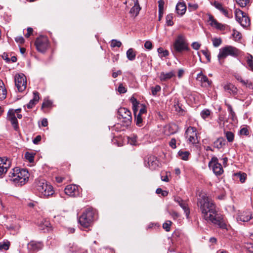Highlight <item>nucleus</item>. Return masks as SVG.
Masks as SVG:
<instances>
[{
    "instance_id": "1",
    "label": "nucleus",
    "mask_w": 253,
    "mask_h": 253,
    "mask_svg": "<svg viewBox=\"0 0 253 253\" xmlns=\"http://www.w3.org/2000/svg\"><path fill=\"white\" fill-rule=\"evenodd\" d=\"M200 197L197 205L200 209L204 219L218 226L220 228L227 229L225 220L222 215L217 213L215 206L212 200L205 194Z\"/></svg>"
},
{
    "instance_id": "2",
    "label": "nucleus",
    "mask_w": 253,
    "mask_h": 253,
    "mask_svg": "<svg viewBox=\"0 0 253 253\" xmlns=\"http://www.w3.org/2000/svg\"><path fill=\"white\" fill-rule=\"evenodd\" d=\"M11 180L18 185H22L28 181L29 177V173L26 169H20L15 168L13 169L12 172L9 175Z\"/></svg>"
},
{
    "instance_id": "3",
    "label": "nucleus",
    "mask_w": 253,
    "mask_h": 253,
    "mask_svg": "<svg viewBox=\"0 0 253 253\" xmlns=\"http://www.w3.org/2000/svg\"><path fill=\"white\" fill-rule=\"evenodd\" d=\"M171 50L174 54L190 50L186 38L183 34L177 35L173 43Z\"/></svg>"
},
{
    "instance_id": "4",
    "label": "nucleus",
    "mask_w": 253,
    "mask_h": 253,
    "mask_svg": "<svg viewBox=\"0 0 253 253\" xmlns=\"http://www.w3.org/2000/svg\"><path fill=\"white\" fill-rule=\"evenodd\" d=\"M36 188L41 194V197H47L53 193L52 186L43 179H38L35 181Z\"/></svg>"
},
{
    "instance_id": "5",
    "label": "nucleus",
    "mask_w": 253,
    "mask_h": 253,
    "mask_svg": "<svg viewBox=\"0 0 253 253\" xmlns=\"http://www.w3.org/2000/svg\"><path fill=\"white\" fill-rule=\"evenodd\" d=\"M94 212L92 208L86 209L79 218L81 225L85 228L89 227L93 222Z\"/></svg>"
},
{
    "instance_id": "6",
    "label": "nucleus",
    "mask_w": 253,
    "mask_h": 253,
    "mask_svg": "<svg viewBox=\"0 0 253 253\" xmlns=\"http://www.w3.org/2000/svg\"><path fill=\"white\" fill-rule=\"evenodd\" d=\"M239 54V51L237 48L232 46L227 45L220 49L217 57L220 62L221 60L224 59L227 56L237 57Z\"/></svg>"
},
{
    "instance_id": "7",
    "label": "nucleus",
    "mask_w": 253,
    "mask_h": 253,
    "mask_svg": "<svg viewBox=\"0 0 253 253\" xmlns=\"http://www.w3.org/2000/svg\"><path fill=\"white\" fill-rule=\"evenodd\" d=\"M118 118L128 126L130 125L132 120L131 114L129 110L126 108H120L118 111Z\"/></svg>"
},
{
    "instance_id": "8",
    "label": "nucleus",
    "mask_w": 253,
    "mask_h": 253,
    "mask_svg": "<svg viewBox=\"0 0 253 253\" xmlns=\"http://www.w3.org/2000/svg\"><path fill=\"white\" fill-rule=\"evenodd\" d=\"M35 45L37 50L43 53L49 46V42L46 37L41 36L37 38L35 42Z\"/></svg>"
},
{
    "instance_id": "9",
    "label": "nucleus",
    "mask_w": 253,
    "mask_h": 253,
    "mask_svg": "<svg viewBox=\"0 0 253 253\" xmlns=\"http://www.w3.org/2000/svg\"><path fill=\"white\" fill-rule=\"evenodd\" d=\"M235 16L237 21L244 28H247L251 24L250 19L246 13L241 10H236Z\"/></svg>"
},
{
    "instance_id": "10",
    "label": "nucleus",
    "mask_w": 253,
    "mask_h": 253,
    "mask_svg": "<svg viewBox=\"0 0 253 253\" xmlns=\"http://www.w3.org/2000/svg\"><path fill=\"white\" fill-rule=\"evenodd\" d=\"M15 84L19 92H22L26 89L27 80L23 74H16L15 76Z\"/></svg>"
},
{
    "instance_id": "11",
    "label": "nucleus",
    "mask_w": 253,
    "mask_h": 253,
    "mask_svg": "<svg viewBox=\"0 0 253 253\" xmlns=\"http://www.w3.org/2000/svg\"><path fill=\"white\" fill-rule=\"evenodd\" d=\"M209 167L211 168L213 172L216 175H220L223 172V169L221 165L218 163L217 157H212L209 163Z\"/></svg>"
},
{
    "instance_id": "12",
    "label": "nucleus",
    "mask_w": 253,
    "mask_h": 253,
    "mask_svg": "<svg viewBox=\"0 0 253 253\" xmlns=\"http://www.w3.org/2000/svg\"><path fill=\"white\" fill-rule=\"evenodd\" d=\"M185 135L190 143L192 144L198 143V140L195 127L192 126L188 127L186 130Z\"/></svg>"
},
{
    "instance_id": "13",
    "label": "nucleus",
    "mask_w": 253,
    "mask_h": 253,
    "mask_svg": "<svg viewBox=\"0 0 253 253\" xmlns=\"http://www.w3.org/2000/svg\"><path fill=\"white\" fill-rule=\"evenodd\" d=\"M208 22L209 25L212 27L216 29V30L223 31L225 30L228 26L226 24H222L218 22L212 15H209V19Z\"/></svg>"
},
{
    "instance_id": "14",
    "label": "nucleus",
    "mask_w": 253,
    "mask_h": 253,
    "mask_svg": "<svg viewBox=\"0 0 253 253\" xmlns=\"http://www.w3.org/2000/svg\"><path fill=\"white\" fill-rule=\"evenodd\" d=\"M43 245L42 242L31 241L27 245V248L30 253L37 252L42 249Z\"/></svg>"
},
{
    "instance_id": "15",
    "label": "nucleus",
    "mask_w": 253,
    "mask_h": 253,
    "mask_svg": "<svg viewBox=\"0 0 253 253\" xmlns=\"http://www.w3.org/2000/svg\"><path fill=\"white\" fill-rule=\"evenodd\" d=\"M64 191L66 195L71 197H76L79 195L78 186L76 185H68L66 187Z\"/></svg>"
},
{
    "instance_id": "16",
    "label": "nucleus",
    "mask_w": 253,
    "mask_h": 253,
    "mask_svg": "<svg viewBox=\"0 0 253 253\" xmlns=\"http://www.w3.org/2000/svg\"><path fill=\"white\" fill-rule=\"evenodd\" d=\"M11 166V161L7 158L0 157V176L5 173Z\"/></svg>"
},
{
    "instance_id": "17",
    "label": "nucleus",
    "mask_w": 253,
    "mask_h": 253,
    "mask_svg": "<svg viewBox=\"0 0 253 253\" xmlns=\"http://www.w3.org/2000/svg\"><path fill=\"white\" fill-rule=\"evenodd\" d=\"M7 119L11 122L14 130L17 131L19 129L18 121L15 117V114L13 113L12 110H8L7 112Z\"/></svg>"
},
{
    "instance_id": "18",
    "label": "nucleus",
    "mask_w": 253,
    "mask_h": 253,
    "mask_svg": "<svg viewBox=\"0 0 253 253\" xmlns=\"http://www.w3.org/2000/svg\"><path fill=\"white\" fill-rule=\"evenodd\" d=\"M197 80L201 82L202 86L204 87H209L211 84V82L209 80L206 76L203 75L202 72L197 75Z\"/></svg>"
},
{
    "instance_id": "19",
    "label": "nucleus",
    "mask_w": 253,
    "mask_h": 253,
    "mask_svg": "<svg viewBox=\"0 0 253 253\" xmlns=\"http://www.w3.org/2000/svg\"><path fill=\"white\" fill-rule=\"evenodd\" d=\"M252 217V214L251 212L248 211H243L239 214L237 217V221L243 222H247L249 221Z\"/></svg>"
},
{
    "instance_id": "20",
    "label": "nucleus",
    "mask_w": 253,
    "mask_h": 253,
    "mask_svg": "<svg viewBox=\"0 0 253 253\" xmlns=\"http://www.w3.org/2000/svg\"><path fill=\"white\" fill-rule=\"evenodd\" d=\"M234 77L238 81L240 82L243 85H245L246 87L250 89H253V84L251 81L248 80H244L242 77L239 74L235 75Z\"/></svg>"
},
{
    "instance_id": "21",
    "label": "nucleus",
    "mask_w": 253,
    "mask_h": 253,
    "mask_svg": "<svg viewBox=\"0 0 253 253\" xmlns=\"http://www.w3.org/2000/svg\"><path fill=\"white\" fill-rule=\"evenodd\" d=\"M174 201L182 208L187 217H188L190 213V211L187 204L179 197L175 198Z\"/></svg>"
},
{
    "instance_id": "22",
    "label": "nucleus",
    "mask_w": 253,
    "mask_h": 253,
    "mask_svg": "<svg viewBox=\"0 0 253 253\" xmlns=\"http://www.w3.org/2000/svg\"><path fill=\"white\" fill-rule=\"evenodd\" d=\"M175 76V72L171 71L169 73L162 72L160 74L159 78L161 81H166Z\"/></svg>"
},
{
    "instance_id": "23",
    "label": "nucleus",
    "mask_w": 253,
    "mask_h": 253,
    "mask_svg": "<svg viewBox=\"0 0 253 253\" xmlns=\"http://www.w3.org/2000/svg\"><path fill=\"white\" fill-rule=\"evenodd\" d=\"M33 94V99L31 100L29 103L27 104L28 109H32L38 103L40 99L39 93L38 92H34Z\"/></svg>"
},
{
    "instance_id": "24",
    "label": "nucleus",
    "mask_w": 253,
    "mask_h": 253,
    "mask_svg": "<svg viewBox=\"0 0 253 253\" xmlns=\"http://www.w3.org/2000/svg\"><path fill=\"white\" fill-rule=\"evenodd\" d=\"M146 167H148L151 169L155 168L156 166L157 165V161L156 157L151 156L148 158V162L146 164L145 163Z\"/></svg>"
},
{
    "instance_id": "25",
    "label": "nucleus",
    "mask_w": 253,
    "mask_h": 253,
    "mask_svg": "<svg viewBox=\"0 0 253 253\" xmlns=\"http://www.w3.org/2000/svg\"><path fill=\"white\" fill-rule=\"evenodd\" d=\"M186 10V6L183 2H178L176 6V11L178 14L182 15Z\"/></svg>"
},
{
    "instance_id": "26",
    "label": "nucleus",
    "mask_w": 253,
    "mask_h": 253,
    "mask_svg": "<svg viewBox=\"0 0 253 253\" xmlns=\"http://www.w3.org/2000/svg\"><path fill=\"white\" fill-rule=\"evenodd\" d=\"M39 228L40 230H44V232L50 230L51 226L49 220L46 219H43L40 223Z\"/></svg>"
},
{
    "instance_id": "27",
    "label": "nucleus",
    "mask_w": 253,
    "mask_h": 253,
    "mask_svg": "<svg viewBox=\"0 0 253 253\" xmlns=\"http://www.w3.org/2000/svg\"><path fill=\"white\" fill-rule=\"evenodd\" d=\"M7 91L3 81L0 79V100L4 99L6 97Z\"/></svg>"
},
{
    "instance_id": "28",
    "label": "nucleus",
    "mask_w": 253,
    "mask_h": 253,
    "mask_svg": "<svg viewBox=\"0 0 253 253\" xmlns=\"http://www.w3.org/2000/svg\"><path fill=\"white\" fill-rule=\"evenodd\" d=\"M225 105L227 107V110L229 114V117L230 118V119L232 120L233 122H235L237 121V117L231 105L227 103H226Z\"/></svg>"
},
{
    "instance_id": "29",
    "label": "nucleus",
    "mask_w": 253,
    "mask_h": 253,
    "mask_svg": "<svg viewBox=\"0 0 253 253\" xmlns=\"http://www.w3.org/2000/svg\"><path fill=\"white\" fill-rule=\"evenodd\" d=\"M224 89L225 91L230 93L235 94L237 92V88L234 85L232 84H227L224 85Z\"/></svg>"
},
{
    "instance_id": "30",
    "label": "nucleus",
    "mask_w": 253,
    "mask_h": 253,
    "mask_svg": "<svg viewBox=\"0 0 253 253\" xmlns=\"http://www.w3.org/2000/svg\"><path fill=\"white\" fill-rule=\"evenodd\" d=\"M141 8L138 4L137 1H136L134 6L131 8L130 10L129 13L132 14V15L134 17H136L140 10Z\"/></svg>"
},
{
    "instance_id": "31",
    "label": "nucleus",
    "mask_w": 253,
    "mask_h": 253,
    "mask_svg": "<svg viewBox=\"0 0 253 253\" xmlns=\"http://www.w3.org/2000/svg\"><path fill=\"white\" fill-rule=\"evenodd\" d=\"M225 144V140L223 137L217 138L213 142V146L218 149L221 148Z\"/></svg>"
},
{
    "instance_id": "32",
    "label": "nucleus",
    "mask_w": 253,
    "mask_h": 253,
    "mask_svg": "<svg viewBox=\"0 0 253 253\" xmlns=\"http://www.w3.org/2000/svg\"><path fill=\"white\" fill-rule=\"evenodd\" d=\"M126 57L128 60L133 61L136 57V51L132 48H129L126 51Z\"/></svg>"
},
{
    "instance_id": "33",
    "label": "nucleus",
    "mask_w": 253,
    "mask_h": 253,
    "mask_svg": "<svg viewBox=\"0 0 253 253\" xmlns=\"http://www.w3.org/2000/svg\"><path fill=\"white\" fill-rule=\"evenodd\" d=\"M137 109L135 110V109L133 110L134 115L135 116V120L136 122V124L137 126H140L141 124L142 123V115L139 114H137Z\"/></svg>"
},
{
    "instance_id": "34",
    "label": "nucleus",
    "mask_w": 253,
    "mask_h": 253,
    "mask_svg": "<svg viewBox=\"0 0 253 253\" xmlns=\"http://www.w3.org/2000/svg\"><path fill=\"white\" fill-rule=\"evenodd\" d=\"M10 243L9 241H3L0 242V251H6L8 250Z\"/></svg>"
},
{
    "instance_id": "35",
    "label": "nucleus",
    "mask_w": 253,
    "mask_h": 253,
    "mask_svg": "<svg viewBox=\"0 0 253 253\" xmlns=\"http://www.w3.org/2000/svg\"><path fill=\"white\" fill-rule=\"evenodd\" d=\"M220 11L228 18L232 17V13L231 10L227 9V8L223 7Z\"/></svg>"
},
{
    "instance_id": "36",
    "label": "nucleus",
    "mask_w": 253,
    "mask_h": 253,
    "mask_svg": "<svg viewBox=\"0 0 253 253\" xmlns=\"http://www.w3.org/2000/svg\"><path fill=\"white\" fill-rule=\"evenodd\" d=\"M178 155L181 159L186 161L188 159V157L190 155V153L188 151H179L178 152Z\"/></svg>"
},
{
    "instance_id": "37",
    "label": "nucleus",
    "mask_w": 253,
    "mask_h": 253,
    "mask_svg": "<svg viewBox=\"0 0 253 253\" xmlns=\"http://www.w3.org/2000/svg\"><path fill=\"white\" fill-rule=\"evenodd\" d=\"M249 127L247 126L242 127L239 131L240 135L245 136L249 135L250 134V131L248 129Z\"/></svg>"
},
{
    "instance_id": "38",
    "label": "nucleus",
    "mask_w": 253,
    "mask_h": 253,
    "mask_svg": "<svg viewBox=\"0 0 253 253\" xmlns=\"http://www.w3.org/2000/svg\"><path fill=\"white\" fill-rule=\"evenodd\" d=\"M201 116L204 120L208 118L211 115V111L209 109H204L201 112Z\"/></svg>"
},
{
    "instance_id": "39",
    "label": "nucleus",
    "mask_w": 253,
    "mask_h": 253,
    "mask_svg": "<svg viewBox=\"0 0 253 253\" xmlns=\"http://www.w3.org/2000/svg\"><path fill=\"white\" fill-rule=\"evenodd\" d=\"M247 62L250 69L253 71V56L252 55L250 54L248 56Z\"/></svg>"
},
{
    "instance_id": "40",
    "label": "nucleus",
    "mask_w": 253,
    "mask_h": 253,
    "mask_svg": "<svg viewBox=\"0 0 253 253\" xmlns=\"http://www.w3.org/2000/svg\"><path fill=\"white\" fill-rule=\"evenodd\" d=\"M173 18L172 14H169L166 16V23L168 26H171L173 25Z\"/></svg>"
},
{
    "instance_id": "41",
    "label": "nucleus",
    "mask_w": 253,
    "mask_h": 253,
    "mask_svg": "<svg viewBox=\"0 0 253 253\" xmlns=\"http://www.w3.org/2000/svg\"><path fill=\"white\" fill-rule=\"evenodd\" d=\"M225 133L228 141L229 142H233L234 138V135L233 133L231 131H226Z\"/></svg>"
},
{
    "instance_id": "42",
    "label": "nucleus",
    "mask_w": 253,
    "mask_h": 253,
    "mask_svg": "<svg viewBox=\"0 0 253 253\" xmlns=\"http://www.w3.org/2000/svg\"><path fill=\"white\" fill-rule=\"evenodd\" d=\"M212 42L213 45L214 47H218L221 44L222 40L220 38H214L212 39Z\"/></svg>"
},
{
    "instance_id": "43",
    "label": "nucleus",
    "mask_w": 253,
    "mask_h": 253,
    "mask_svg": "<svg viewBox=\"0 0 253 253\" xmlns=\"http://www.w3.org/2000/svg\"><path fill=\"white\" fill-rule=\"evenodd\" d=\"M236 2L241 7H244L250 2V0H235Z\"/></svg>"
},
{
    "instance_id": "44",
    "label": "nucleus",
    "mask_w": 253,
    "mask_h": 253,
    "mask_svg": "<svg viewBox=\"0 0 253 253\" xmlns=\"http://www.w3.org/2000/svg\"><path fill=\"white\" fill-rule=\"evenodd\" d=\"M235 175L239 178L242 183L244 182L246 179L247 175L245 173H237L235 174Z\"/></svg>"
},
{
    "instance_id": "45",
    "label": "nucleus",
    "mask_w": 253,
    "mask_h": 253,
    "mask_svg": "<svg viewBox=\"0 0 253 253\" xmlns=\"http://www.w3.org/2000/svg\"><path fill=\"white\" fill-rule=\"evenodd\" d=\"M25 157L30 163L34 161V155L32 153H30L28 152H26Z\"/></svg>"
},
{
    "instance_id": "46",
    "label": "nucleus",
    "mask_w": 253,
    "mask_h": 253,
    "mask_svg": "<svg viewBox=\"0 0 253 253\" xmlns=\"http://www.w3.org/2000/svg\"><path fill=\"white\" fill-rule=\"evenodd\" d=\"M128 142L132 145H137L138 144L137 142V136L133 135L131 137H128Z\"/></svg>"
},
{
    "instance_id": "47",
    "label": "nucleus",
    "mask_w": 253,
    "mask_h": 253,
    "mask_svg": "<svg viewBox=\"0 0 253 253\" xmlns=\"http://www.w3.org/2000/svg\"><path fill=\"white\" fill-rule=\"evenodd\" d=\"M172 222L169 221L168 220L166 222H165L163 225V228L167 232L170 231V226L171 225Z\"/></svg>"
},
{
    "instance_id": "48",
    "label": "nucleus",
    "mask_w": 253,
    "mask_h": 253,
    "mask_svg": "<svg viewBox=\"0 0 253 253\" xmlns=\"http://www.w3.org/2000/svg\"><path fill=\"white\" fill-rule=\"evenodd\" d=\"M174 107L175 108V111L177 112H178L181 114H182L183 113L184 110L179 105V104L178 102H177L176 103H175V104H174Z\"/></svg>"
},
{
    "instance_id": "49",
    "label": "nucleus",
    "mask_w": 253,
    "mask_h": 253,
    "mask_svg": "<svg viewBox=\"0 0 253 253\" xmlns=\"http://www.w3.org/2000/svg\"><path fill=\"white\" fill-rule=\"evenodd\" d=\"M158 52L159 54L162 53L163 54L162 55V57H166V56H168L169 54V51L167 50H164L162 47H159L158 49Z\"/></svg>"
},
{
    "instance_id": "50",
    "label": "nucleus",
    "mask_w": 253,
    "mask_h": 253,
    "mask_svg": "<svg viewBox=\"0 0 253 253\" xmlns=\"http://www.w3.org/2000/svg\"><path fill=\"white\" fill-rule=\"evenodd\" d=\"M161 90V86L159 85H156L154 87H151L152 93L153 95H156L157 93Z\"/></svg>"
},
{
    "instance_id": "51",
    "label": "nucleus",
    "mask_w": 253,
    "mask_h": 253,
    "mask_svg": "<svg viewBox=\"0 0 253 253\" xmlns=\"http://www.w3.org/2000/svg\"><path fill=\"white\" fill-rule=\"evenodd\" d=\"M122 45V43L120 41L116 40H113L111 41V46L113 47H120Z\"/></svg>"
},
{
    "instance_id": "52",
    "label": "nucleus",
    "mask_w": 253,
    "mask_h": 253,
    "mask_svg": "<svg viewBox=\"0 0 253 253\" xmlns=\"http://www.w3.org/2000/svg\"><path fill=\"white\" fill-rule=\"evenodd\" d=\"M118 92L120 93H125L126 92V88L122 84H120L118 89Z\"/></svg>"
},
{
    "instance_id": "53",
    "label": "nucleus",
    "mask_w": 253,
    "mask_h": 253,
    "mask_svg": "<svg viewBox=\"0 0 253 253\" xmlns=\"http://www.w3.org/2000/svg\"><path fill=\"white\" fill-rule=\"evenodd\" d=\"M130 100L132 103L133 110H134V109H135V110L137 109V106L139 104V103L137 101L136 99L134 97H131Z\"/></svg>"
},
{
    "instance_id": "54",
    "label": "nucleus",
    "mask_w": 253,
    "mask_h": 253,
    "mask_svg": "<svg viewBox=\"0 0 253 253\" xmlns=\"http://www.w3.org/2000/svg\"><path fill=\"white\" fill-rule=\"evenodd\" d=\"M232 36L236 40H240L241 38V34L236 30H233Z\"/></svg>"
},
{
    "instance_id": "55",
    "label": "nucleus",
    "mask_w": 253,
    "mask_h": 253,
    "mask_svg": "<svg viewBox=\"0 0 253 253\" xmlns=\"http://www.w3.org/2000/svg\"><path fill=\"white\" fill-rule=\"evenodd\" d=\"M156 192L158 194H161L164 197L167 196L168 195V192L163 190L161 188L157 189Z\"/></svg>"
},
{
    "instance_id": "56",
    "label": "nucleus",
    "mask_w": 253,
    "mask_h": 253,
    "mask_svg": "<svg viewBox=\"0 0 253 253\" xmlns=\"http://www.w3.org/2000/svg\"><path fill=\"white\" fill-rule=\"evenodd\" d=\"M188 5V8L191 11H192V10H195L198 7V5L196 3H189Z\"/></svg>"
},
{
    "instance_id": "57",
    "label": "nucleus",
    "mask_w": 253,
    "mask_h": 253,
    "mask_svg": "<svg viewBox=\"0 0 253 253\" xmlns=\"http://www.w3.org/2000/svg\"><path fill=\"white\" fill-rule=\"evenodd\" d=\"M52 102L49 100H46L43 102L42 105V108H49L51 106Z\"/></svg>"
},
{
    "instance_id": "58",
    "label": "nucleus",
    "mask_w": 253,
    "mask_h": 253,
    "mask_svg": "<svg viewBox=\"0 0 253 253\" xmlns=\"http://www.w3.org/2000/svg\"><path fill=\"white\" fill-rule=\"evenodd\" d=\"M201 52L205 56V57L207 59V60L209 61H210V54L209 51L207 49L202 50Z\"/></svg>"
},
{
    "instance_id": "59",
    "label": "nucleus",
    "mask_w": 253,
    "mask_h": 253,
    "mask_svg": "<svg viewBox=\"0 0 253 253\" xmlns=\"http://www.w3.org/2000/svg\"><path fill=\"white\" fill-rule=\"evenodd\" d=\"M158 4L159 10L164 11V6L165 4L164 0H159L158 1Z\"/></svg>"
},
{
    "instance_id": "60",
    "label": "nucleus",
    "mask_w": 253,
    "mask_h": 253,
    "mask_svg": "<svg viewBox=\"0 0 253 253\" xmlns=\"http://www.w3.org/2000/svg\"><path fill=\"white\" fill-rule=\"evenodd\" d=\"M15 41L19 43L22 44L24 42L25 40L22 36L17 37L15 38Z\"/></svg>"
},
{
    "instance_id": "61",
    "label": "nucleus",
    "mask_w": 253,
    "mask_h": 253,
    "mask_svg": "<svg viewBox=\"0 0 253 253\" xmlns=\"http://www.w3.org/2000/svg\"><path fill=\"white\" fill-rule=\"evenodd\" d=\"M176 140L175 138H172L169 143V146L173 149H175L176 148Z\"/></svg>"
},
{
    "instance_id": "62",
    "label": "nucleus",
    "mask_w": 253,
    "mask_h": 253,
    "mask_svg": "<svg viewBox=\"0 0 253 253\" xmlns=\"http://www.w3.org/2000/svg\"><path fill=\"white\" fill-rule=\"evenodd\" d=\"M144 47L148 49H151L152 48V43L150 41H147L144 43Z\"/></svg>"
},
{
    "instance_id": "63",
    "label": "nucleus",
    "mask_w": 253,
    "mask_h": 253,
    "mask_svg": "<svg viewBox=\"0 0 253 253\" xmlns=\"http://www.w3.org/2000/svg\"><path fill=\"white\" fill-rule=\"evenodd\" d=\"M192 47L195 50H198L200 47L201 44L197 42H194L191 44Z\"/></svg>"
},
{
    "instance_id": "64",
    "label": "nucleus",
    "mask_w": 253,
    "mask_h": 253,
    "mask_svg": "<svg viewBox=\"0 0 253 253\" xmlns=\"http://www.w3.org/2000/svg\"><path fill=\"white\" fill-rule=\"evenodd\" d=\"M33 29L31 27L27 28V33L25 35L26 38H29L33 33Z\"/></svg>"
}]
</instances>
